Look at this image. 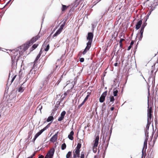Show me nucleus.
Segmentation results:
<instances>
[{
    "mask_svg": "<svg viewBox=\"0 0 158 158\" xmlns=\"http://www.w3.org/2000/svg\"><path fill=\"white\" fill-rule=\"evenodd\" d=\"M109 99L110 100V102H111V104L113 103L115 100L114 97L113 96L110 95L109 97Z\"/></svg>",
    "mask_w": 158,
    "mask_h": 158,
    "instance_id": "4468645a",
    "label": "nucleus"
},
{
    "mask_svg": "<svg viewBox=\"0 0 158 158\" xmlns=\"http://www.w3.org/2000/svg\"><path fill=\"white\" fill-rule=\"evenodd\" d=\"M65 23V22H64L63 23L60 25V27L59 29L62 31V29L64 26Z\"/></svg>",
    "mask_w": 158,
    "mask_h": 158,
    "instance_id": "a211bd4d",
    "label": "nucleus"
},
{
    "mask_svg": "<svg viewBox=\"0 0 158 158\" xmlns=\"http://www.w3.org/2000/svg\"><path fill=\"white\" fill-rule=\"evenodd\" d=\"M118 64L117 63H116L114 64V65L115 66H118Z\"/></svg>",
    "mask_w": 158,
    "mask_h": 158,
    "instance_id": "4d7b16f0",
    "label": "nucleus"
},
{
    "mask_svg": "<svg viewBox=\"0 0 158 158\" xmlns=\"http://www.w3.org/2000/svg\"><path fill=\"white\" fill-rule=\"evenodd\" d=\"M54 118L52 116H50L49 117L47 120V122H49L51 121H52Z\"/></svg>",
    "mask_w": 158,
    "mask_h": 158,
    "instance_id": "f3484780",
    "label": "nucleus"
},
{
    "mask_svg": "<svg viewBox=\"0 0 158 158\" xmlns=\"http://www.w3.org/2000/svg\"><path fill=\"white\" fill-rule=\"evenodd\" d=\"M155 9V7H153V6H151V8L150 9V11H151L152 12V11H153Z\"/></svg>",
    "mask_w": 158,
    "mask_h": 158,
    "instance_id": "72a5a7b5",
    "label": "nucleus"
},
{
    "mask_svg": "<svg viewBox=\"0 0 158 158\" xmlns=\"http://www.w3.org/2000/svg\"><path fill=\"white\" fill-rule=\"evenodd\" d=\"M152 108H150L148 109V119L147 122L149 123L151 122V119L152 118Z\"/></svg>",
    "mask_w": 158,
    "mask_h": 158,
    "instance_id": "7ed1b4c3",
    "label": "nucleus"
},
{
    "mask_svg": "<svg viewBox=\"0 0 158 158\" xmlns=\"http://www.w3.org/2000/svg\"><path fill=\"white\" fill-rule=\"evenodd\" d=\"M149 106H148V108H149Z\"/></svg>",
    "mask_w": 158,
    "mask_h": 158,
    "instance_id": "338daca9",
    "label": "nucleus"
},
{
    "mask_svg": "<svg viewBox=\"0 0 158 158\" xmlns=\"http://www.w3.org/2000/svg\"><path fill=\"white\" fill-rule=\"evenodd\" d=\"M147 140H145V141L144 142V147L143 148H143H144V147H145L146 148H147ZM142 158H143V150H142Z\"/></svg>",
    "mask_w": 158,
    "mask_h": 158,
    "instance_id": "2eb2a0df",
    "label": "nucleus"
},
{
    "mask_svg": "<svg viewBox=\"0 0 158 158\" xmlns=\"http://www.w3.org/2000/svg\"><path fill=\"white\" fill-rule=\"evenodd\" d=\"M80 150L75 149L73 152L74 158H76V157H79L80 156Z\"/></svg>",
    "mask_w": 158,
    "mask_h": 158,
    "instance_id": "0eeeda50",
    "label": "nucleus"
},
{
    "mask_svg": "<svg viewBox=\"0 0 158 158\" xmlns=\"http://www.w3.org/2000/svg\"><path fill=\"white\" fill-rule=\"evenodd\" d=\"M147 25V23H144L142 25V26L141 27V28L143 29H144L145 27Z\"/></svg>",
    "mask_w": 158,
    "mask_h": 158,
    "instance_id": "c85d7f7f",
    "label": "nucleus"
},
{
    "mask_svg": "<svg viewBox=\"0 0 158 158\" xmlns=\"http://www.w3.org/2000/svg\"><path fill=\"white\" fill-rule=\"evenodd\" d=\"M16 77V75L13 77L12 78V79L11 80V83H12L13 81L14 80L15 78Z\"/></svg>",
    "mask_w": 158,
    "mask_h": 158,
    "instance_id": "a18cd8bd",
    "label": "nucleus"
},
{
    "mask_svg": "<svg viewBox=\"0 0 158 158\" xmlns=\"http://www.w3.org/2000/svg\"><path fill=\"white\" fill-rule=\"evenodd\" d=\"M81 144L80 143H78L77 147L76 148V149L78 150H80V149L81 148Z\"/></svg>",
    "mask_w": 158,
    "mask_h": 158,
    "instance_id": "b1692460",
    "label": "nucleus"
},
{
    "mask_svg": "<svg viewBox=\"0 0 158 158\" xmlns=\"http://www.w3.org/2000/svg\"><path fill=\"white\" fill-rule=\"evenodd\" d=\"M149 81H152V83L153 84V82H155V77H150L148 79Z\"/></svg>",
    "mask_w": 158,
    "mask_h": 158,
    "instance_id": "dca6fc26",
    "label": "nucleus"
},
{
    "mask_svg": "<svg viewBox=\"0 0 158 158\" xmlns=\"http://www.w3.org/2000/svg\"><path fill=\"white\" fill-rule=\"evenodd\" d=\"M55 150L52 148L48 152L46 155L49 158H52L54 154Z\"/></svg>",
    "mask_w": 158,
    "mask_h": 158,
    "instance_id": "20e7f679",
    "label": "nucleus"
},
{
    "mask_svg": "<svg viewBox=\"0 0 158 158\" xmlns=\"http://www.w3.org/2000/svg\"><path fill=\"white\" fill-rule=\"evenodd\" d=\"M48 78H47L45 80V81H44V84H47L48 82Z\"/></svg>",
    "mask_w": 158,
    "mask_h": 158,
    "instance_id": "4c0bfd02",
    "label": "nucleus"
},
{
    "mask_svg": "<svg viewBox=\"0 0 158 158\" xmlns=\"http://www.w3.org/2000/svg\"><path fill=\"white\" fill-rule=\"evenodd\" d=\"M29 44L21 46L12 51L11 58L13 63H15L19 60V57L22 55L23 52L29 48Z\"/></svg>",
    "mask_w": 158,
    "mask_h": 158,
    "instance_id": "f257e3e1",
    "label": "nucleus"
},
{
    "mask_svg": "<svg viewBox=\"0 0 158 158\" xmlns=\"http://www.w3.org/2000/svg\"><path fill=\"white\" fill-rule=\"evenodd\" d=\"M35 155V154H33L32 155V156H32V157L34 156Z\"/></svg>",
    "mask_w": 158,
    "mask_h": 158,
    "instance_id": "e2e57ef3",
    "label": "nucleus"
},
{
    "mask_svg": "<svg viewBox=\"0 0 158 158\" xmlns=\"http://www.w3.org/2000/svg\"><path fill=\"white\" fill-rule=\"evenodd\" d=\"M65 97V96H64V94H62L61 96V99L63 100L64 99V98Z\"/></svg>",
    "mask_w": 158,
    "mask_h": 158,
    "instance_id": "de8ad7c7",
    "label": "nucleus"
},
{
    "mask_svg": "<svg viewBox=\"0 0 158 158\" xmlns=\"http://www.w3.org/2000/svg\"><path fill=\"white\" fill-rule=\"evenodd\" d=\"M38 45V44H34L32 47V50H33L35 49L37 47Z\"/></svg>",
    "mask_w": 158,
    "mask_h": 158,
    "instance_id": "412c9836",
    "label": "nucleus"
},
{
    "mask_svg": "<svg viewBox=\"0 0 158 158\" xmlns=\"http://www.w3.org/2000/svg\"><path fill=\"white\" fill-rule=\"evenodd\" d=\"M142 23V20H139L137 23L136 25L135 28L138 30L141 27Z\"/></svg>",
    "mask_w": 158,
    "mask_h": 158,
    "instance_id": "9b49d317",
    "label": "nucleus"
},
{
    "mask_svg": "<svg viewBox=\"0 0 158 158\" xmlns=\"http://www.w3.org/2000/svg\"><path fill=\"white\" fill-rule=\"evenodd\" d=\"M106 95V91H105L102 93L99 98V102H100L102 103L104 102Z\"/></svg>",
    "mask_w": 158,
    "mask_h": 158,
    "instance_id": "39448f33",
    "label": "nucleus"
},
{
    "mask_svg": "<svg viewBox=\"0 0 158 158\" xmlns=\"http://www.w3.org/2000/svg\"><path fill=\"white\" fill-rule=\"evenodd\" d=\"M97 147H95L93 146V150L94 152L96 153L97 151Z\"/></svg>",
    "mask_w": 158,
    "mask_h": 158,
    "instance_id": "bb28decb",
    "label": "nucleus"
},
{
    "mask_svg": "<svg viewBox=\"0 0 158 158\" xmlns=\"http://www.w3.org/2000/svg\"><path fill=\"white\" fill-rule=\"evenodd\" d=\"M143 31H144V29L141 28L140 29V32H139L140 34H143Z\"/></svg>",
    "mask_w": 158,
    "mask_h": 158,
    "instance_id": "ea45409f",
    "label": "nucleus"
},
{
    "mask_svg": "<svg viewBox=\"0 0 158 158\" xmlns=\"http://www.w3.org/2000/svg\"><path fill=\"white\" fill-rule=\"evenodd\" d=\"M72 152H69L66 155V158H69L71 156Z\"/></svg>",
    "mask_w": 158,
    "mask_h": 158,
    "instance_id": "6ab92c4d",
    "label": "nucleus"
},
{
    "mask_svg": "<svg viewBox=\"0 0 158 158\" xmlns=\"http://www.w3.org/2000/svg\"><path fill=\"white\" fill-rule=\"evenodd\" d=\"M24 90V88L23 87H20L19 89V92H22Z\"/></svg>",
    "mask_w": 158,
    "mask_h": 158,
    "instance_id": "4be33fe9",
    "label": "nucleus"
},
{
    "mask_svg": "<svg viewBox=\"0 0 158 158\" xmlns=\"http://www.w3.org/2000/svg\"><path fill=\"white\" fill-rule=\"evenodd\" d=\"M40 54H39L37 55V56L36 59H35V63H36L37 62V61L40 58Z\"/></svg>",
    "mask_w": 158,
    "mask_h": 158,
    "instance_id": "a878e982",
    "label": "nucleus"
},
{
    "mask_svg": "<svg viewBox=\"0 0 158 158\" xmlns=\"http://www.w3.org/2000/svg\"><path fill=\"white\" fill-rule=\"evenodd\" d=\"M124 40V39H123L121 38L120 39L119 41V43H122V42Z\"/></svg>",
    "mask_w": 158,
    "mask_h": 158,
    "instance_id": "09e8293b",
    "label": "nucleus"
},
{
    "mask_svg": "<svg viewBox=\"0 0 158 158\" xmlns=\"http://www.w3.org/2000/svg\"><path fill=\"white\" fill-rule=\"evenodd\" d=\"M44 156L42 155H41L38 158H44Z\"/></svg>",
    "mask_w": 158,
    "mask_h": 158,
    "instance_id": "603ef678",
    "label": "nucleus"
},
{
    "mask_svg": "<svg viewBox=\"0 0 158 158\" xmlns=\"http://www.w3.org/2000/svg\"><path fill=\"white\" fill-rule=\"evenodd\" d=\"M148 129H146L145 131V135L146 136H148Z\"/></svg>",
    "mask_w": 158,
    "mask_h": 158,
    "instance_id": "7c9ffc66",
    "label": "nucleus"
},
{
    "mask_svg": "<svg viewBox=\"0 0 158 158\" xmlns=\"http://www.w3.org/2000/svg\"><path fill=\"white\" fill-rule=\"evenodd\" d=\"M118 93V91L117 90H115V89H114L113 90V95L114 96H116L117 95V94Z\"/></svg>",
    "mask_w": 158,
    "mask_h": 158,
    "instance_id": "aec40b11",
    "label": "nucleus"
},
{
    "mask_svg": "<svg viewBox=\"0 0 158 158\" xmlns=\"http://www.w3.org/2000/svg\"><path fill=\"white\" fill-rule=\"evenodd\" d=\"M70 91V90H68L66 92H65L64 94V96H66L68 94V93H69V92Z\"/></svg>",
    "mask_w": 158,
    "mask_h": 158,
    "instance_id": "2f4dec72",
    "label": "nucleus"
},
{
    "mask_svg": "<svg viewBox=\"0 0 158 158\" xmlns=\"http://www.w3.org/2000/svg\"><path fill=\"white\" fill-rule=\"evenodd\" d=\"M66 114V112L64 111L62 112L61 114V116L58 119V121H61L64 118V115Z\"/></svg>",
    "mask_w": 158,
    "mask_h": 158,
    "instance_id": "1a4fd4ad",
    "label": "nucleus"
},
{
    "mask_svg": "<svg viewBox=\"0 0 158 158\" xmlns=\"http://www.w3.org/2000/svg\"><path fill=\"white\" fill-rule=\"evenodd\" d=\"M84 58H80V61L81 62H84Z\"/></svg>",
    "mask_w": 158,
    "mask_h": 158,
    "instance_id": "37998d69",
    "label": "nucleus"
},
{
    "mask_svg": "<svg viewBox=\"0 0 158 158\" xmlns=\"http://www.w3.org/2000/svg\"><path fill=\"white\" fill-rule=\"evenodd\" d=\"M94 158H97V156H95Z\"/></svg>",
    "mask_w": 158,
    "mask_h": 158,
    "instance_id": "0e129e2a",
    "label": "nucleus"
},
{
    "mask_svg": "<svg viewBox=\"0 0 158 158\" xmlns=\"http://www.w3.org/2000/svg\"><path fill=\"white\" fill-rule=\"evenodd\" d=\"M89 94L87 95V96H86V97L84 99L83 101H84V102H85L86 101H87V100L88 99V97H89Z\"/></svg>",
    "mask_w": 158,
    "mask_h": 158,
    "instance_id": "c9c22d12",
    "label": "nucleus"
},
{
    "mask_svg": "<svg viewBox=\"0 0 158 158\" xmlns=\"http://www.w3.org/2000/svg\"><path fill=\"white\" fill-rule=\"evenodd\" d=\"M40 135V133L38 132L35 134V138H37Z\"/></svg>",
    "mask_w": 158,
    "mask_h": 158,
    "instance_id": "473e14b6",
    "label": "nucleus"
},
{
    "mask_svg": "<svg viewBox=\"0 0 158 158\" xmlns=\"http://www.w3.org/2000/svg\"><path fill=\"white\" fill-rule=\"evenodd\" d=\"M94 35L92 32H89L87 37V39L88 40V42L87 43V46L83 52V54L85 55L86 52L89 50L91 46L92 43L93 41V38Z\"/></svg>",
    "mask_w": 158,
    "mask_h": 158,
    "instance_id": "f03ea898",
    "label": "nucleus"
},
{
    "mask_svg": "<svg viewBox=\"0 0 158 158\" xmlns=\"http://www.w3.org/2000/svg\"><path fill=\"white\" fill-rule=\"evenodd\" d=\"M68 6H67L65 5H62V11H64L65 10H66L68 8Z\"/></svg>",
    "mask_w": 158,
    "mask_h": 158,
    "instance_id": "393cba45",
    "label": "nucleus"
},
{
    "mask_svg": "<svg viewBox=\"0 0 158 158\" xmlns=\"http://www.w3.org/2000/svg\"><path fill=\"white\" fill-rule=\"evenodd\" d=\"M84 154L83 152H82L81 153V158H84Z\"/></svg>",
    "mask_w": 158,
    "mask_h": 158,
    "instance_id": "e433bc0d",
    "label": "nucleus"
},
{
    "mask_svg": "<svg viewBox=\"0 0 158 158\" xmlns=\"http://www.w3.org/2000/svg\"><path fill=\"white\" fill-rule=\"evenodd\" d=\"M85 102H84V101H83L79 106V107H81L84 104V103H85Z\"/></svg>",
    "mask_w": 158,
    "mask_h": 158,
    "instance_id": "a19ab883",
    "label": "nucleus"
},
{
    "mask_svg": "<svg viewBox=\"0 0 158 158\" xmlns=\"http://www.w3.org/2000/svg\"><path fill=\"white\" fill-rule=\"evenodd\" d=\"M114 109V108L113 107H111L110 108V110L111 111H113Z\"/></svg>",
    "mask_w": 158,
    "mask_h": 158,
    "instance_id": "5fc2aeb1",
    "label": "nucleus"
},
{
    "mask_svg": "<svg viewBox=\"0 0 158 158\" xmlns=\"http://www.w3.org/2000/svg\"><path fill=\"white\" fill-rule=\"evenodd\" d=\"M42 106L40 105L37 108L39 110H41L42 109Z\"/></svg>",
    "mask_w": 158,
    "mask_h": 158,
    "instance_id": "c03bdc74",
    "label": "nucleus"
},
{
    "mask_svg": "<svg viewBox=\"0 0 158 158\" xmlns=\"http://www.w3.org/2000/svg\"><path fill=\"white\" fill-rule=\"evenodd\" d=\"M40 36L37 35V36L33 37L28 42L29 45H31L32 44L35 42L39 38Z\"/></svg>",
    "mask_w": 158,
    "mask_h": 158,
    "instance_id": "423d86ee",
    "label": "nucleus"
},
{
    "mask_svg": "<svg viewBox=\"0 0 158 158\" xmlns=\"http://www.w3.org/2000/svg\"><path fill=\"white\" fill-rule=\"evenodd\" d=\"M50 124V123H49L46 127H44V128H45L46 129V130L47 128H48L49 127Z\"/></svg>",
    "mask_w": 158,
    "mask_h": 158,
    "instance_id": "49530a36",
    "label": "nucleus"
},
{
    "mask_svg": "<svg viewBox=\"0 0 158 158\" xmlns=\"http://www.w3.org/2000/svg\"><path fill=\"white\" fill-rule=\"evenodd\" d=\"M88 127V126H86L85 127V129H86V128H87Z\"/></svg>",
    "mask_w": 158,
    "mask_h": 158,
    "instance_id": "680f3d73",
    "label": "nucleus"
},
{
    "mask_svg": "<svg viewBox=\"0 0 158 158\" xmlns=\"http://www.w3.org/2000/svg\"><path fill=\"white\" fill-rule=\"evenodd\" d=\"M42 50L41 49L40 51V52H39V54H40V55H41V54H42Z\"/></svg>",
    "mask_w": 158,
    "mask_h": 158,
    "instance_id": "864d4df0",
    "label": "nucleus"
},
{
    "mask_svg": "<svg viewBox=\"0 0 158 158\" xmlns=\"http://www.w3.org/2000/svg\"><path fill=\"white\" fill-rule=\"evenodd\" d=\"M46 130V129L45 128H43L42 129H41L40 131L39 132V133L40 134V135L42 134V133L45 130Z\"/></svg>",
    "mask_w": 158,
    "mask_h": 158,
    "instance_id": "f704fd0d",
    "label": "nucleus"
},
{
    "mask_svg": "<svg viewBox=\"0 0 158 158\" xmlns=\"http://www.w3.org/2000/svg\"><path fill=\"white\" fill-rule=\"evenodd\" d=\"M141 76L142 77H143V78H144L143 77V75H142V74H141Z\"/></svg>",
    "mask_w": 158,
    "mask_h": 158,
    "instance_id": "69168bd1",
    "label": "nucleus"
},
{
    "mask_svg": "<svg viewBox=\"0 0 158 158\" xmlns=\"http://www.w3.org/2000/svg\"><path fill=\"white\" fill-rule=\"evenodd\" d=\"M66 148V145L64 143H63L61 146V149L62 150H64Z\"/></svg>",
    "mask_w": 158,
    "mask_h": 158,
    "instance_id": "5701e85b",
    "label": "nucleus"
},
{
    "mask_svg": "<svg viewBox=\"0 0 158 158\" xmlns=\"http://www.w3.org/2000/svg\"><path fill=\"white\" fill-rule=\"evenodd\" d=\"M44 158H49V157H48V156H47L46 155V156H45Z\"/></svg>",
    "mask_w": 158,
    "mask_h": 158,
    "instance_id": "052dcab7",
    "label": "nucleus"
},
{
    "mask_svg": "<svg viewBox=\"0 0 158 158\" xmlns=\"http://www.w3.org/2000/svg\"><path fill=\"white\" fill-rule=\"evenodd\" d=\"M134 44V42L133 41H131V43H130V45H131V46H132V45H133Z\"/></svg>",
    "mask_w": 158,
    "mask_h": 158,
    "instance_id": "3c124183",
    "label": "nucleus"
},
{
    "mask_svg": "<svg viewBox=\"0 0 158 158\" xmlns=\"http://www.w3.org/2000/svg\"><path fill=\"white\" fill-rule=\"evenodd\" d=\"M99 152V150L98 151V152Z\"/></svg>",
    "mask_w": 158,
    "mask_h": 158,
    "instance_id": "774afa93",
    "label": "nucleus"
},
{
    "mask_svg": "<svg viewBox=\"0 0 158 158\" xmlns=\"http://www.w3.org/2000/svg\"><path fill=\"white\" fill-rule=\"evenodd\" d=\"M37 138H35V137H34V139H33V141L34 142L35 141V139H36Z\"/></svg>",
    "mask_w": 158,
    "mask_h": 158,
    "instance_id": "bf43d9fd",
    "label": "nucleus"
},
{
    "mask_svg": "<svg viewBox=\"0 0 158 158\" xmlns=\"http://www.w3.org/2000/svg\"><path fill=\"white\" fill-rule=\"evenodd\" d=\"M49 48V44H48L46 46V48L44 49V50L45 51H47L48 50Z\"/></svg>",
    "mask_w": 158,
    "mask_h": 158,
    "instance_id": "c756f323",
    "label": "nucleus"
},
{
    "mask_svg": "<svg viewBox=\"0 0 158 158\" xmlns=\"http://www.w3.org/2000/svg\"><path fill=\"white\" fill-rule=\"evenodd\" d=\"M151 11H149L148 12V13L147 15V19L148 18V17L151 14Z\"/></svg>",
    "mask_w": 158,
    "mask_h": 158,
    "instance_id": "79ce46f5",
    "label": "nucleus"
},
{
    "mask_svg": "<svg viewBox=\"0 0 158 158\" xmlns=\"http://www.w3.org/2000/svg\"><path fill=\"white\" fill-rule=\"evenodd\" d=\"M62 31L58 29V30L53 35V38H54L55 37H56L58 35H59L60 33Z\"/></svg>",
    "mask_w": 158,
    "mask_h": 158,
    "instance_id": "ddd939ff",
    "label": "nucleus"
},
{
    "mask_svg": "<svg viewBox=\"0 0 158 158\" xmlns=\"http://www.w3.org/2000/svg\"><path fill=\"white\" fill-rule=\"evenodd\" d=\"M32 134V132L31 131H30L29 133V135H31V134Z\"/></svg>",
    "mask_w": 158,
    "mask_h": 158,
    "instance_id": "13d9d810",
    "label": "nucleus"
},
{
    "mask_svg": "<svg viewBox=\"0 0 158 158\" xmlns=\"http://www.w3.org/2000/svg\"><path fill=\"white\" fill-rule=\"evenodd\" d=\"M150 124H151V122H149V123H148V122L147 123V125L146 129H148V130L149 127V126H150Z\"/></svg>",
    "mask_w": 158,
    "mask_h": 158,
    "instance_id": "cd10ccee",
    "label": "nucleus"
},
{
    "mask_svg": "<svg viewBox=\"0 0 158 158\" xmlns=\"http://www.w3.org/2000/svg\"><path fill=\"white\" fill-rule=\"evenodd\" d=\"M120 43V47L122 48V43Z\"/></svg>",
    "mask_w": 158,
    "mask_h": 158,
    "instance_id": "6e6d98bb",
    "label": "nucleus"
},
{
    "mask_svg": "<svg viewBox=\"0 0 158 158\" xmlns=\"http://www.w3.org/2000/svg\"><path fill=\"white\" fill-rule=\"evenodd\" d=\"M131 48V46L130 45L128 48V50H129Z\"/></svg>",
    "mask_w": 158,
    "mask_h": 158,
    "instance_id": "8fccbe9b",
    "label": "nucleus"
},
{
    "mask_svg": "<svg viewBox=\"0 0 158 158\" xmlns=\"http://www.w3.org/2000/svg\"><path fill=\"white\" fill-rule=\"evenodd\" d=\"M73 131H71L70 134L68 135V138L70 140H72L73 139Z\"/></svg>",
    "mask_w": 158,
    "mask_h": 158,
    "instance_id": "f8f14e48",
    "label": "nucleus"
},
{
    "mask_svg": "<svg viewBox=\"0 0 158 158\" xmlns=\"http://www.w3.org/2000/svg\"><path fill=\"white\" fill-rule=\"evenodd\" d=\"M143 34H140V35L139 39V40H142V38L143 37Z\"/></svg>",
    "mask_w": 158,
    "mask_h": 158,
    "instance_id": "58836bf2",
    "label": "nucleus"
},
{
    "mask_svg": "<svg viewBox=\"0 0 158 158\" xmlns=\"http://www.w3.org/2000/svg\"><path fill=\"white\" fill-rule=\"evenodd\" d=\"M58 133V132H57L51 138L50 140L51 142H54L56 141L57 138Z\"/></svg>",
    "mask_w": 158,
    "mask_h": 158,
    "instance_id": "6e6552de",
    "label": "nucleus"
},
{
    "mask_svg": "<svg viewBox=\"0 0 158 158\" xmlns=\"http://www.w3.org/2000/svg\"><path fill=\"white\" fill-rule=\"evenodd\" d=\"M99 139V137L98 136L96 137L95 140L94 141V146L95 147H97L98 144V141Z\"/></svg>",
    "mask_w": 158,
    "mask_h": 158,
    "instance_id": "9d476101",
    "label": "nucleus"
}]
</instances>
